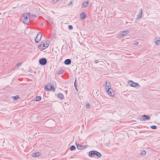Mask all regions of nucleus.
I'll return each instance as SVG.
<instances>
[{"instance_id": "9", "label": "nucleus", "mask_w": 160, "mask_h": 160, "mask_svg": "<svg viewBox=\"0 0 160 160\" xmlns=\"http://www.w3.org/2000/svg\"><path fill=\"white\" fill-rule=\"evenodd\" d=\"M49 44L46 42L44 43L43 42H42L40 44V46L43 47V49H44L48 47Z\"/></svg>"}, {"instance_id": "3", "label": "nucleus", "mask_w": 160, "mask_h": 160, "mask_svg": "<svg viewBox=\"0 0 160 160\" xmlns=\"http://www.w3.org/2000/svg\"><path fill=\"white\" fill-rule=\"evenodd\" d=\"M45 90L47 91L52 90L53 92H54L55 91V89L54 88L53 85L50 84L49 85H47L45 86Z\"/></svg>"}, {"instance_id": "23", "label": "nucleus", "mask_w": 160, "mask_h": 160, "mask_svg": "<svg viewBox=\"0 0 160 160\" xmlns=\"http://www.w3.org/2000/svg\"><path fill=\"white\" fill-rule=\"evenodd\" d=\"M36 100L37 101H39L41 99V98L40 96H38L36 98Z\"/></svg>"}, {"instance_id": "8", "label": "nucleus", "mask_w": 160, "mask_h": 160, "mask_svg": "<svg viewBox=\"0 0 160 160\" xmlns=\"http://www.w3.org/2000/svg\"><path fill=\"white\" fill-rule=\"evenodd\" d=\"M108 90L107 91V92L108 93V94L110 95L111 96H112L113 95V92H112V89L111 88H110L107 89Z\"/></svg>"}, {"instance_id": "25", "label": "nucleus", "mask_w": 160, "mask_h": 160, "mask_svg": "<svg viewBox=\"0 0 160 160\" xmlns=\"http://www.w3.org/2000/svg\"><path fill=\"white\" fill-rule=\"evenodd\" d=\"M110 141H108V142L106 143H105V145L106 146H108L110 144Z\"/></svg>"}, {"instance_id": "10", "label": "nucleus", "mask_w": 160, "mask_h": 160, "mask_svg": "<svg viewBox=\"0 0 160 160\" xmlns=\"http://www.w3.org/2000/svg\"><path fill=\"white\" fill-rule=\"evenodd\" d=\"M129 32L128 31H124L122 32L121 33L119 34V37H122L124 36Z\"/></svg>"}, {"instance_id": "15", "label": "nucleus", "mask_w": 160, "mask_h": 160, "mask_svg": "<svg viewBox=\"0 0 160 160\" xmlns=\"http://www.w3.org/2000/svg\"><path fill=\"white\" fill-rule=\"evenodd\" d=\"M89 4V2L88 1L84 2L82 4V6L83 8H85Z\"/></svg>"}, {"instance_id": "22", "label": "nucleus", "mask_w": 160, "mask_h": 160, "mask_svg": "<svg viewBox=\"0 0 160 160\" xmlns=\"http://www.w3.org/2000/svg\"><path fill=\"white\" fill-rule=\"evenodd\" d=\"M12 97L15 100H16L19 98V96L18 95H16L15 96H13Z\"/></svg>"}, {"instance_id": "29", "label": "nucleus", "mask_w": 160, "mask_h": 160, "mask_svg": "<svg viewBox=\"0 0 160 160\" xmlns=\"http://www.w3.org/2000/svg\"><path fill=\"white\" fill-rule=\"evenodd\" d=\"M146 153V152L144 150L142 151L141 152V154L142 155H145Z\"/></svg>"}, {"instance_id": "16", "label": "nucleus", "mask_w": 160, "mask_h": 160, "mask_svg": "<svg viewBox=\"0 0 160 160\" xmlns=\"http://www.w3.org/2000/svg\"><path fill=\"white\" fill-rule=\"evenodd\" d=\"M80 16L82 19H83L86 17V15L85 14V12H83L81 14Z\"/></svg>"}, {"instance_id": "24", "label": "nucleus", "mask_w": 160, "mask_h": 160, "mask_svg": "<svg viewBox=\"0 0 160 160\" xmlns=\"http://www.w3.org/2000/svg\"><path fill=\"white\" fill-rule=\"evenodd\" d=\"M151 128L152 129H155L157 128L156 126L155 125H153L151 127Z\"/></svg>"}, {"instance_id": "7", "label": "nucleus", "mask_w": 160, "mask_h": 160, "mask_svg": "<svg viewBox=\"0 0 160 160\" xmlns=\"http://www.w3.org/2000/svg\"><path fill=\"white\" fill-rule=\"evenodd\" d=\"M154 43L156 45H158L160 44V38L157 37L155 38L154 40Z\"/></svg>"}, {"instance_id": "5", "label": "nucleus", "mask_w": 160, "mask_h": 160, "mask_svg": "<svg viewBox=\"0 0 160 160\" xmlns=\"http://www.w3.org/2000/svg\"><path fill=\"white\" fill-rule=\"evenodd\" d=\"M39 62L41 65H45L47 62V60L46 58H42L39 60Z\"/></svg>"}, {"instance_id": "30", "label": "nucleus", "mask_w": 160, "mask_h": 160, "mask_svg": "<svg viewBox=\"0 0 160 160\" xmlns=\"http://www.w3.org/2000/svg\"><path fill=\"white\" fill-rule=\"evenodd\" d=\"M59 0H52V2L54 3H55L57 2Z\"/></svg>"}, {"instance_id": "27", "label": "nucleus", "mask_w": 160, "mask_h": 160, "mask_svg": "<svg viewBox=\"0 0 160 160\" xmlns=\"http://www.w3.org/2000/svg\"><path fill=\"white\" fill-rule=\"evenodd\" d=\"M73 28V27L72 25H68V29L70 30H72Z\"/></svg>"}, {"instance_id": "2", "label": "nucleus", "mask_w": 160, "mask_h": 160, "mask_svg": "<svg viewBox=\"0 0 160 160\" xmlns=\"http://www.w3.org/2000/svg\"><path fill=\"white\" fill-rule=\"evenodd\" d=\"M95 155L98 157H100L101 156V154L96 151H92L89 152V155L90 156L93 157Z\"/></svg>"}, {"instance_id": "26", "label": "nucleus", "mask_w": 160, "mask_h": 160, "mask_svg": "<svg viewBox=\"0 0 160 160\" xmlns=\"http://www.w3.org/2000/svg\"><path fill=\"white\" fill-rule=\"evenodd\" d=\"M74 87L75 88V89L78 91L77 88V84H76V80H75V82H74Z\"/></svg>"}, {"instance_id": "33", "label": "nucleus", "mask_w": 160, "mask_h": 160, "mask_svg": "<svg viewBox=\"0 0 160 160\" xmlns=\"http://www.w3.org/2000/svg\"><path fill=\"white\" fill-rule=\"evenodd\" d=\"M21 64V63H18V64H17V65H16V66H17V67H18L19 66H20V65Z\"/></svg>"}, {"instance_id": "19", "label": "nucleus", "mask_w": 160, "mask_h": 160, "mask_svg": "<svg viewBox=\"0 0 160 160\" xmlns=\"http://www.w3.org/2000/svg\"><path fill=\"white\" fill-rule=\"evenodd\" d=\"M76 147L74 145H72L70 147V149L71 151H74L76 149Z\"/></svg>"}, {"instance_id": "17", "label": "nucleus", "mask_w": 160, "mask_h": 160, "mask_svg": "<svg viewBox=\"0 0 160 160\" xmlns=\"http://www.w3.org/2000/svg\"><path fill=\"white\" fill-rule=\"evenodd\" d=\"M58 98L61 99H62L64 98V96L61 93H58Z\"/></svg>"}, {"instance_id": "4", "label": "nucleus", "mask_w": 160, "mask_h": 160, "mask_svg": "<svg viewBox=\"0 0 160 160\" xmlns=\"http://www.w3.org/2000/svg\"><path fill=\"white\" fill-rule=\"evenodd\" d=\"M42 35L40 32L37 33L36 37L35 38V41L36 43H38L40 40Z\"/></svg>"}, {"instance_id": "18", "label": "nucleus", "mask_w": 160, "mask_h": 160, "mask_svg": "<svg viewBox=\"0 0 160 160\" xmlns=\"http://www.w3.org/2000/svg\"><path fill=\"white\" fill-rule=\"evenodd\" d=\"M142 9H141L140 12V13H139V15L138 16V18H140L142 17Z\"/></svg>"}, {"instance_id": "20", "label": "nucleus", "mask_w": 160, "mask_h": 160, "mask_svg": "<svg viewBox=\"0 0 160 160\" xmlns=\"http://www.w3.org/2000/svg\"><path fill=\"white\" fill-rule=\"evenodd\" d=\"M63 71H57L56 73L58 75L62 73L63 72Z\"/></svg>"}, {"instance_id": "21", "label": "nucleus", "mask_w": 160, "mask_h": 160, "mask_svg": "<svg viewBox=\"0 0 160 160\" xmlns=\"http://www.w3.org/2000/svg\"><path fill=\"white\" fill-rule=\"evenodd\" d=\"M76 145H77V148L78 149H82V146H81L79 144H76Z\"/></svg>"}, {"instance_id": "37", "label": "nucleus", "mask_w": 160, "mask_h": 160, "mask_svg": "<svg viewBox=\"0 0 160 160\" xmlns=\"http://www.w3.org/2000/svg\"><path fill=\"white\" fill-rule=\"evenodd\" d=\"M159 55H160V53H159Z\"/></svg>"}, {"instance_id": "31", "label": "nucleus", "mask_w": 160, "mask_h": 160, "mask_svg": "<svg viewBox=\"0 0 160 160\" xmlns=\"http://www.w3.org/2000/svg\"><path fill=\"white\" fill-rule=\"evenodd\" d=\"M72 4V1H70L69 3L68 4V6H69L70 5Z\"/></svg>"}, {"instance_id": "1", "label": "nucleus", "mask_w": 160, "mask_h": 160, "mask_svg": "<svg viewBox=\"0 0 160 160\" xmlns=\"http://www.w3.org/2000/svg\"><path fill=\"white\" fill-rule=\"evenodd\" d=\"M29 14L28 13H25L23 14L21 18V20L25 24H28L30 21Z\"/></svg>"}, {"instance_id": "14", "label": "nucleus", "mask_w": 160, "mask_h": 160, "mask_svg": "<svg viewBox=\"0 0 160 160\" xmlns=\"http://www.w3.org/2000/svg\"><path fill=\"white\" fill-rule=\"evenodd\" d=\"M41 154L39 152H36L35 153H33L32 155V156L33 157H37L38 156H40L41 155Z\"/></svg>"}, {"instance_id": "28", "label": "nucleus", "mask_w": 160, "mask_h": 160, "mask_svg": "<svg viewBox=\"0 0 160 160\" xmlns=\"http://www.w3.org/2000/svg\"><path fill=\"white\" fill-rule=\"evenodd\" d=\"M90 107H91V105H90V104L89 103H88L86 105V107H87V108H90Z\"/></svg>"}, {"instance_id": "32", "label": "nucleus", "mask_w": 160, "mask_h": 160, "mask_svg": "<svg viewBox=\"0 0 160 160\" xmlns=\"http://www.w3.org/2000/svg\"><path fill=\"white\" fill-rule=\"evenodd\" d=\"M37 17V16L36 15H32V17H31V18H36Z\"/></svg>"}, {"instance_id": "12", "label": "nucleus", "mask_w": 160, "mask_h": 160, "mask_svg": "<svg viewBox=\"0 0 160 160\" xmlns=\"http://www.w3.org/2000/svg\"><path fill=\"white\" fill-rule=\"evenodd\" d=\"M141 117L142 119L145 120H150V118L149 116L146 115H142L141 116Z\"/></svg>"}, {"instance_id": "36", "label": "nucleus", "mask_w": 160, "mask_h": 160, "mask_svg": "<svg viewBox=\"0 0 160 160\" xmlns=\"http://www.w3.org/2000/svg\"><path fill=\"white\" fill-rule=\"evenodd\" d=\"M86 148V146H82V148Z\"/></svg>"}, {"instance_id": "11", "label": "nucleus", "mask_w": 160, "mask_h": 160, "mask_svg": "<svg viewBox=\"0 0 160 160\" xmlns=\"http://www.w3.org/2000/svg\"><path fill=\"white\" fill-rule=\"evenodd\" d=\"M106 90H107L108 88H111V84L109 81H106L105 83Z\"/></svg>"}, {"instance_id": "6", "label": "nucleus", "mask_w": 160, "mask_h": 160, "mask_svg": "<svg viewBox=\"0 0 160 160\" xmlns=\"http://www.w3.org/2000/svg\"><path fill=\"white\" fill-rule=\"evenodd\" d=\"M128 83L130 86L134 87H136L139 85L138 83L134 82L132 81H130Z\"/></svg>"}, {"instance_id": "34", "label": "nucleus", "mask_w": 160, "mask_h": 160, "mask_svg": "<svg viewBox=\"0 0 160 160\" xmlns=\"http://www.w3.org/2000/svg\"><path fill=\"white\" fill-rule=\"evenodd\" d=\"M138 42H136L134 43V44L135 45H138Z\"/></svg>"}, {"instance_id": "13", "label": "nucleus", "mask_w": 160, "mask_h": 160, "mask_svg": "<svg viewBox=\"0 0 160 160\" xmlns=\"http://www.w3.org/2000/svg\"><path fill=\"white\" fill-rule=\"evenodd\" d=\"M71 61L70 59H67L65 60L64 63L65 64L68 65L71 64Z\"/></svg>"}, {"instance_id": "35", "label": "nucleus", "mask_w": 160, "mask_h": 160, "mask_svg": "<svg viewBox=\"0 0 160 160\" xmlns=\"http://www.w3.org/2000/svg\"><path fill=\"white\" fill-rule=\"evenodd\" d=\"M94 62L95 63H97L98 62V61L97 60H95Z\"/></svg>"}]
</instances>
